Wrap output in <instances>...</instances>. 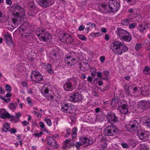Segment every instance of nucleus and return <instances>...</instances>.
Segmentation results:
<instances>
[{
    "label": "nucleus",
    "mask_w": 150,
    "mask_h": 150,
    "mask_svg": "<svg viewBox=\"0 0 150 150\" xmlns=\"http://www.w3.org/2000/svg\"><path fill=\"white\" fill-rule=\"evenodd\" d=\"M9 131H10L11 134H14L17 132L16 129L14 128H11L10 130H9Z\"/></svg>",
    "instance_id": "09e8293b"
},
{
    "label": "nucleus",
    "mask_w": 150,
    "mask_h": 150,
    "mask_svg": "<svg viewBox=\"0 0 150 150\" xmlns=\"http://www.w3.org/2000/svg\"><path fill=\"white\" fill-rule=\"evenodd\" d=\"M136 25V24L135 23H131L129 25V28L130 29L134 28Z\"/></svg>",
    "instance_id": "c03bdc74"
},
{
    "label": "nucleus",
    "mask_w": 150,
    "mask_h": 150,
    "mask_svg": "<svg viewBox=\"0 0 150 150\" xmlns=\"http://www.w3.org/2000/svg\"><path fill=\"white\" fill-rule=\"evenodd\" d=\"M71 108V104L65 103L62 105L61 108V110L64 112L70 113Z\"/></svg>",
    "instance_id": "dca6fc26"
},
{
    "label": "nucleus",
    "mask_w": 150,
    "mask_h": 150,
    "mask_svg": "<svg viewBox=\"0 0 150 150\" xmlns=\"http://www.w3.org/2000/svg\"><path fill=\"white\" fill-rule=\"evenodd\" d=\"M0 117L1 118H2L3 119H5L6 118L10 119L11 118L13 119H14V118L15 117L14 116L11 115L7 112L1 113L0 115Z\"/></svg>",
    "instance_id": "5701e85b"
},
{
    "label": "nucleus",
    "mask_w": 150,
    "mask_h": 150,
    "mask_svg": "<svg viewBox=\"0 0 150 150\" xmlns=\"http://www.w3.org/2000/svg\"><path fill=\"white\" fill-rule=\"evenodd\" d=\"M82 95L79 93L76 92L71 94L69 97V100L73 102H76L82 100Z\"/></svg>",
    "instance_id": "1a4fd4ad"
},
{
    "label": "nucleus",
    "mask_w": 150,
    "mask_h": 150,
    "mask_svg": "<svg viewBox=\"0 0 150 150\" xmlns=\"http://www.w3.org/2000/svg\"><path fill=\"white\" fill-rule=\"evenodd\" d=\"M78 37L81 40L83 41H86L87 38L85 36L83 35H78Z\"/></svg>",
    "instance_id": "e433bc0d"
},
{
    "label": "nucleus",
    "mask_w": 150,
    "mask_h": 150,
    "mask_svg": "<svg viewBox=\"0 0 150 150\" xmlns=\"http://www.w3.org/2000/svg\"><path fill=\"white\" fill-rule=\"evenodd\" d=\"M45 31H47L42 28H38L36 32V35L38 37L39 39L40 40L42 36L45 33Z\"/></svg>",
    "instance_id": "6ab92c4d"
},
{
    "label": "nucleus",
    "mask_w": 150,
    "mask_h": 150,
    "mask_svg": "<svg viewBox=\"0 0 150 150\" xmlns=\"http://www.w3.org/2000/svg\"><path fill=\"white\" fill-rule=\"evenodd\" d=\"M33 113L34 114L36 115L38 117H42V115L40 113L35 111H33Z\"/></svg>",
    "instance_id": "a18cd8bd"
},
{
    "label": "nucleus",
    "mask_w": 150,
    "mask_h": 150,
    "mask_svg": "<svg viewBox=\"0 0 150 150\" xmlns=\"http://www.w3.org/2000/svg\"><path fill=\"white\" fill-rule=\"evenodd\" d=\"M51 54L52 56L50 57V59H52L53 62H57V57L59 54L58 52L57 51H53Z\"/></svg>",
    "instance_id": "393cba45"
},
{
    "label": "nucleus",
    "mask_w": 150,
    "mask_h": 150,
    "mask_svg": "<svg viewBox=\"0 0 150 150\" xmlns=\"http://www.w3.org/2000/svg\"><path fill=\"white\" fill-rule=\"evenodd\" d=\"M12 7L13 8V16L18 19V20L22 19L23 21L26 18L25 10L23 7L17 4H14Z\"/></svg>",
    "instance_id": "f03ea898"
},
{
    "label": "nucleus",
    "mask_w": 150,
    "mask_h": 150,
    "mask_svg": "<svg viewBox=\"0 0 150 150\" xmlns=\"http://www.w3.org/2000/svg\"><path fill=\"white\" fill-rule=\"evenodd\" d=\"M128 106L127 103L123 104L121 107L120 109V112L122 114H125L128 112Z\"/></svg>",
    "instance_id": "4be33fe9"
},
{
    "label": "nucleus",
    "mask_w": 150,
    "mask_h": 150,
    "mask_svg": "<svg viewBox=\"0 0 150 150\" xmlns=\"http://www.w3.org/2000/svg\"><path fill=\"white\" fill-rule=\"evenodd\" d=\"M139 107L144 110H146L147 109L145 101H141Z\"/></svg>",
    "instance_id": "473e14b6"
},
{
    "label": "nucleus",
    "mask_w": 150,
    "mask_h": 150,
    "mask_svg": "<svg viewBox=\"0 0 150 150\" xmlns=\"http://www.w3.org/2000/svg\"><path fill=\"white\" fill-rule=\"evenodd\" d=\"M30 76L31 78L34 77L37 81H41L43 79V76L39 71L36 70L32 71Z\"/></svg>",
    "instance_id": "9d476101"
},
{
    "label": "nucleus",
    "mask_w": 150,
    "mask_h": 150,
    "mask_svg": "<svg viewBox=\"0 0 150 150\" xmlns=\"http://www.w3.org/2000/svg\"><path fill=\"white\" fill-rule=\"evenodd\" d=\"M70 56H71V58L74 57H76V53L74 52H71L69 53Z\"/></svg>",
    "instance_id": "5fc2aeb1"
},
{
    "label": "nucleus",
    "mask_w": 150,
    "mask_h": 150,
    "mask_svg": "<svg viewBox=\"0 0 150 150\" xmlns=\"http://www.w3.org/2000/svg\"><path fill=\"white\" fill-rule=\"evenodd\" d=\"M108 5L111 12L117 11L120 7V4L115 0L110 1Z\"/></svg>",
    "instance_id": "0eeeda50"
},
{
    "label": "nucleus",
    "mask_w": 150,
    "mask_h": 150,
    "mask_svg": "<svg viewBox=\"0 0 150 150\" xmlns=\"http://www.w3.org/2000/svg\"><path fill=\"white\" fill-rule=\"evenodd\" d=\"M60 40L61 41V40L62 39H60ZM62 40L63 42L65 40L66 43L68 44L71 43L73 42V38L71 36L65 33H64L63 34Z\"/></svg>",
    "instance_id": "f3484780"
},
{
    "label": "nucleus",
    "mask_w": 150,
    "mask_h": 150,
    "mask_svg": "<svg viewBox=\"0 0 150 150\" xmlns=\"http://www.w3.org/2000/svg\"><path fill=\"white\" fill-rule=\"evenodd\" d=\"M85 28L84 25H81L80 26L79 28V30L80 31L83 30Z\"/></svg>",
    "instance_id": "bf43d9fd"
},
{
    "label": "nucleus",
    "mask_w": 150,
    "mask_h": 150,
    "mask_svg": "<svg viewBox=\"0 0 150 150\" xmlns=\"http://www.w3.org/2000/svg\"><path fill=\"white\" fill-rule=\"evenodd\" d=\"M140 150H149V146L145 144H140Z\"/></svg>",
    "instance_id": "2f4dec72"
},
{
    "label": "nucleus",
    "mask_w": 150,
    "mask_h": 150,
    "mask_svg": "<svg viewBox=\"0 0 150 150\" xmlns=\"http://www.w3.org/2000/svg\"><path fill=\"white\" fill-rule=\"evenodd\" d=\"M122 146L124 148H128L129 147L128 145L126 143H122L121 144Z\"/></svg>",
    "instance_id": "de8ad7c7"
},
{
    "label": "nucleus",
    "mask_w": 150,
    "mask_h": 150,
    "mask_svg": "<svg viewBox=\"0 0 150 150\" xmlns=\"http://www.w3.org/2000/svg\"><path fill=\"white\" fill-rule=\"evenodd\" d=\"M20 31L21 33H22V36L23 37L26 38L29 36V34L27 33L26 30L23 29H21Z\"/></svg>",
    "instance_id": "bb28decb"
},
{
    "label": "nucleus",
    "mask_w": 150,
    "mask_h": 150,
    "mask_svg": "<svg viewBox=\"0 0 150 150\" xmlns=\"http://www.w3.org/2000/svg\"><path fill=\"white\" fill-rule=\"evenodd\" d=\"M142 44H137L135 47V49L137 51L139 50L142 47Z\"/></svg>",
    "instance_id": "4c0bfd02"
},
{
    "label": "nucleus",
    "mask_w": 150,
    "mask_h": 150,
    "mask_svg": "<svg viewBox=\"0 0 150 150\" xmlns=\"http://www.w3.org/2000/svg\"><path fill=\"white\" fill-rule=\"evenodd\" d=\"M129 12L132 14H134V10L133 8H130L129 10Z\"/></svg>",
    "instance_id": "69168bd1"
},
{
    "label": "nucleus",
    "mask_w": 150,
    "mask_h": 150,
    "mask_svg": "<svg viewBox=\"0 0 150 150\" xmlns=\"http://www.w3.org/2000/svg\"><path fill=\"white\" fill-rule=\"evenodd\" d=\"M89 67V65L87 62H83L80 65L79 68L82 71H85L88 70Z\"/></svg>",
    "instance_id": "b1692460"
},
{
    "label": "nucleus",
    "mask_w": 150,
    "mask_h": 150,
    "mask_svg": "<svg viewBox=\"0 0 150 150\" xmlns=\"http://www.w3.org/2000/svg\"><path fill=\"white\" fill-rule=\"evenodd\" d=\"M117 33L118 36L124 41L130 42L132 40V36L128 32L121 28H117Z\"/></svg>",
    "instance_id": "7ed1b4c3"
},
{
    "label": "nucleus",
    "mask_w": 150,
    "mask_h": 150,
    "mask_svg": "<svg viewBox=\"0 0 150 150\" xmlns=\"http://www.w3.org/2000/svg\"><path fill=\"white\" fill-rule=\"evenodd\" d=\"M47 144L54 148L56 149L58 147L57 142L55 139L52 137H49L47 139Z\"/></svg>",
    "instance_id": "f8f14e48"
},
{
    "label": "nucleus",
    "mask_w": 150,
    "mask_h": 150,
    "mask_svg": "<svg viewBox=\"0 0 150 150\" xmlns=\"http://www.w3.org/2000/svg\"><path fill=\"white\" fill-rule=\"evenodd\" d=\"M16 105H17L16 102L15 104L14 103H10L9 108L11 110L15 109H16Z\"/></svg>",
    "instance_id": "c9c22d12"
},
{
    "label": "nucleus",
    "mask_w": 150,
    "mask_h": 150,
    "mask_svg": "<svg viewBox=\"0 0 150 150\" xmlns=\"http://www.w3.org/2000/svg\"><path fill=\"white\" fill-rule=\"evenodd\" d=\"M110 48L115 54L121 55L124 52H127L128 50V48L123 43L121 42L114 40L112 42Z\"/></svg>",
    "instance_id": "f257e3e1"
},
{
    "label": "nucleus",
    "mask_w": 150,
    "mask_h": 150,
    "mask_svg": "<svg viewBox=\"0 0 150 150\" xmlns=\"http://www.w3.org/2000/svg\"><path fill=\"white\" fill-rule=\"evenodd\" d=\"M131 19H125L121 21V24L122 25H127L131 21Z\"/></svg>",
    "instance_id": "c85d7f7f"
},
{
    "label": "nucleus",
    "mask_w": 150,
    "mask_h": 150,
    "mask_svg": "<svg viewBox=\"0 0 150 150\" xmlns=\"http://www.w3.org/2000/svg\"><path fill=\"white\" fill-rule=\"evenodd\" d=\"M107 117L108 121L111 123L116 122L118 121L117 117L112 112H108Z\"/></svg>",
    "instance_id": "9b49d317"
},
{
    "label": "nucleus",
    "mask_w": 150,
    "mask_h": 150,
    "mask_svg": "<svg viewBox=\"0 0 150 150\" xmlns=\"http://www.w3.org/2000/svg\"><path fill=\"white\" fill-rule=\"evenodd\" d=\"M4 37L6 43L8 45L10 46L14 45V43L12 40V38L10 34L5 35Z\"/></svg>",
    "instance_id": "2eb2a0df"
},
{
    "label": "nucleus",
    "mask_w": 150,
    "mask_h": 150,
    "mask_svg": "<svg viewBox=\"0 0 150 150\" xmlns=\"http://www.w3.org/2000/svg\"><path fill=\"white\" fill-rule=\"evenodd\" d=\"M144 94L146 95H148L150 94V86L146 87L144 90L143 91Z\"/></svg>",
    "instance_id": "7c9ffc66"
},
{
    "label": "nucleus",
    "mask_w": 150,
    "mask_h": 150,
    "mask_svg": "<svg viewBox=\"0 0 150 150\" xmlns=\"http://www.w3.org/2000/svg\"><path fill=\"white\" fill-rule=\"evenodd\" d=\"M42 131L40 132L39 133H35L34 135L35 137H39L41 136L42 134Z\"/></svg>",
    "instance_id": "49530a36"
},
{
    "label": "nucleus",
    "mask_w": 150,
    "mask_h": 150,
    "mask_svg": "<svg viewBox=\"0 0 150 150\" xmlns=\"http://www.w3.org/2000/svg\"><path fill=\"white\" fill-rule=\"evenodd\" d=\"M105 57L104 56H101L100 57V59L101 62L103 63L105 61Z\"/></svg>",
    "instance_id": "6e6d98bb"
},
{
    "label": "nucleus",
    "mask_w": 150,
    "mask_h": 150,
    "mask_svg": "<svg viewBox=\"0 0 150 150\" xmlns=\"http://www.w3.org/2000/svg\"><path fill=\"white\" fill-rule=\"evenodd\" d=\"M72 132L74 133H77V129L76 127H74L72 129Z\"/></svg>",
    "instance_id": "774afa93"
},
{
    "label": "nucleus",
    "mask_w": 150,
    "mask_h": 150,
    "mask_svg": "<svg viewBox=\"0 0 150 150\" xmlns=\"http://www.w3.org/2000/svg\"><path fill=\"white\" fill-rule=\"evenodd\" d=\"M116 126L113 125H108L104 130V134L105 136H113L116 133Z\"/></svg>",
    "instance_id": "423d86ee"
},
{
    "label": "nucleus",
    "mask_w": 150,
    "mask_h": 150,
    "mask_svg": "<svg viewBox=\"0 0 150 150\" xmlns=\"http://www.w3.org/2000/svg\"><path fill=\"white\" fill-rule=\"evenodd\" d=\"M103 74L106 76H108L109 74V72H108V70L104 71H103Z\"/></svg>",
    "instance_id": "680f3d73"
},
{
    "label": "nucleus",
    "mask_w": 150,
    "mask_h": 150,
    "mask_svg": "<svg viewBox=\"0 0 150 150\" xmlns=\"http://www.w3.org/2000/svg\"><path fill=\"white\" fill-rule=\"evenodd\" d=\"M6 91L7 92H9L11 91V88L10 85L8 84H6Z\"/></svg>",
    "instance_id": "a19ab883"
},
{
    "label": "nucleus",
    "mask_w": 150,
    "mask_h": 150,
    "mask_svg": "<svg viewBox=\"0 0 150 150\" xmlns=\"http://www.w3.org/2000/svg\"><path fill=\"white\" fill-rule=\"evenodd\" d=\"M37 2L41 6L46 8L53 4L54 1L53 0H38Z\"/></svg>",
    "instance_id": "6e6552de"
},
{
    "label": "nucleus",
    "mask_w": 150,
    "mask_h": 150,
    "mask_svg": "<svg viewBox=\"0 0 150 150\" xmlns=\"http://www.w3.org/2000/svg\"><path fill=\"white\" fill-rule=\"evenodd\" d=\"M117 100L118 99L117 98H113L111 102V105L113 106H116V105L117 103Z\"/></svg>",
    "instance_id": "f704fd0d"
},
{
    "label": "nucleus",
    "mask_w": 150,
    "mask_h": 150,
    "mask_svg": "<svg viewBox=\"0 0 150 150\" xmlns=\"http://www.w3.org/2000/svg\"><path fill=\"white\" fill-rule=\"evenodd\" d=\"M45 33L42 36L40 40L46 42L47 44H49L51 42L52 37L50 34L47 31H45Z\"/></svg>",
    "instance_id": "ddd939ff"
},
{
    "label": "nucleus",
    "mask_w": 150,
    "mask_h": 150,
    "mask_svg": "<svg viewBox=\"0 0 150 150\" xmlns=\"http://www.w3.org/2000/svg\"><path fill=\"white\" fill-rule=\"evenodd\" d=\"M39 124L41 128H44L45 125L44 123L42 122H40Z\"/></svg>",
    "instance_id": "052dcab7"
},
{
    "label": "nucleus",
    "mask_w": 150,
    "mask_h": 150,
    "mask_svg": "<svg viewBox=\"0 0 150 150\" xmlns=\"http://www.w3.org/2000/svg\"><path fill=\"white\" fill-rule=\"evenodd\" d=\"M82 145V144L79 142H76V144L75 146L77 148H79L80 146H81Z\"/></svg>",
    "instance_id": "8fccbe9b"
},
{
    "label": "nucleus",
    "mask_w": 150,
    "mask_h": 150,
    "mask_svg": "<svg viewBox=\"0 0 150 150\" xmlns=\"http://www.w3.org/2000/svg\"><path fill=\"white\" fill-rule=\"evenodd\" d=\"M28 8L29 11H33L36 9L37 8L34 2H29L28 5Z\"/></svg>",
    "instance_id": "a878e982"
},
{
    "label": "nucleus",
    "mask_w": 150,
    "mask_h": 150,
    "mask_svg": "<svg viewBox=\"0 0 150 150\" xmlns=\"http://www.w3.org/2000/svg\"><path fill=\"white\" fill-rule=\"evenodd\" d=\"M144 123L147 128L150 129V118L146 120Z\"/></svg>",
    "instance_id": "72a5a7b5"
},
{
    "label": "nucleus",
    "mask_w": 150,
    "mask_h": 150,
    "mask_svg": "<svg viewBox=\"0 0 150 150\" xmlns=\"http://www.w3.org/2000/svg\"><path fill=\"white\" fill-rule=\"evenodd\" d=\"M49 86L47 84L43 86L41 90V93L42 95H44L45 97H46L45 95L48 94L50 91L49 88Z\"/></svg>",
    "instance_id": "412c9836"
},
{
    "label": "nucleus",
    "mask_w": 150,
    "mask_h": 150,
    "mask_svg": "<svg viewBox=\"0 0 150 150\" xmlns=\"http://www.w3.org/2000/svg\"><path fill=\"white\" fill-rule=\"evenodd\" d=\"M45 120L48 126H50L51 125H52V122L50 119H45Z\"/></svg>",
    "instance_id": "79ce46f5"
},
{
    "label": "nucleus",
    "mask_w": 150,
    "mask_h": 150,
    "mask_svg": "<svg viewBox=\"0 0 150 150\" xmlns=\"http://www.w3.org/2000/svg\"><path fill=\"white\" fill-rule=\"evenodd\" d=\"M129 89H131L132 91H130L129 92V94L132 95L133 96H136L137 94H135L139 91V88L137 87H135L134 85H132L129 86L128 88Z\"/></svg>",
    "instance_id": "aec40b11"
},
{
    "label": "nucleus",
    "mask_w": 150,
    "mask_h": 150,
    "mask_svg": "<svg viewBox=\"0 0 150 150\" xmlns=\"http://www.w3.org/2000/svg\"><path fill=\"white\" fill-rule=\"evenodd\" d=\"M145 105H146V108H150V102L149 101H145Z\"/></svg>",
    "instance_id": "603ef678"
},
{
    "label": "nucleus",
    "mask_w": 150,
    "mask_h": 150,
    "mask_svg": "<svg viewBox=\"0 0 150 150\" xmlns=\"http://www.w3.org/2000/svg\"><path fill=\"white\" fill-rule=\"evenodd\" d=\"M71 56H70V53L69 54H66L65 55V57L67 59H71Z\"/></svg>",
    "instance_id": "0e129e2a"
},
{
    "label": "nucleus",
    "mask_w": 150,
    "mask_h": 150,
    "mask_svg": "<svg viewBox=\"0 0 150 150\" xmlns=\"http://www.w3.org/2000/svg\"><path fill=\"white\" fill-rule=\"evenodd\" d=\"M70 142V140L69 139H66L65 141V144L66 147H69V143Z\"/></svg>",
    "instance_id": "864d4df0"
},
{
    "label": "nucleus",
    "mask_w": 150,
    "mask_h": 150,
    "mask_svg": "<svg viewBox=\"0 0 150 150\" xmlns=\"http://www.w3.org/2000/svg\"><path fill=\"white\" fill-rule=\"evenodd\" d=\"M137 134L138 137L142 140L145 141L148 139L149 135L146 132H137Z\"/></svg>",
    "instance_id": "4468645a"
},
{
    "label": "nucleus",
    "mask_w": 150,
    "mask_h": 150,
    "mask_svg": "<svg viewBox=\"0 0 150 150\" xmlns=\"http://www.w3.org/2000/svg\"><path fill=\"white\" fill-rule=\"evenodd\" d=\"M22 124L23 126L28 125L29 124V122H27L26 121H24L22 122Z\"/></svg>",
    "instance_id": "13d9d810"
},
{
    "label": "nucleus",
    "mask_w": 150,
    "mask_h": 150,
    "mask_svg": "<svg viewBox=\"0 0 150 150\" xmlns=\"http://www.w3.org/2000/svg\"><path fill=\"white\" fill-rule=\"evenodd\" d=\"M77 84V81L74 79H69L64 84L63 86L64 89L66 91H69L70 89L72 90Z\"/></svg>",
    "instance_id": "39448f33"
},
{
    "label": "nucleus",
    "mask_w": 150,
    "mask_h": 150,
    "mask_svg": "<svg viewBox=\"0 0 150 150\" xmlns=\"http://www.w3.org/2000/svg\"><path fill=\"white\" fill-rule=\"evenodd\" d=\"M26 100L28 103V104L29 105H32L33 103L32 102L31 99L29 97H28L26 98Z\"/></svg>",
    "instance_id": "ea45409f"
},
{
    "label": "nucleus",
    "mask_w": 150,
    "mask_h": 150,
    "mask_svg": "<svg viewBox=\"0 0 150 150\" xmlns=\"http://www.w3.org/2000/svg\"><path fill=\"white\" fill-rule=\"evenodd\" d=\"M125 127L127 131L133 132L139 130L140 125L139 121L134 120L130 121L129 124L126 125Z\"/></svg>",
    "instance_id": "20e7f679"
},
{
    "label": "nucleus",
    "mask_w": 150,
    "mask_h": 150,
    "mask_svg": "<svg viewBox=\"0 0 150 150\" xmlns=\"http://www.w3.org/2000/svg\"><path fill=\"white\" fill-rule=\"evenodd\" d=\"M23 86L25 87H27L28 86V83L26 81H23L22 83Z\"/></svg>",
    "instance_id": "3c124183"
},
{
    "label": "nucleus",
    "mask_w": 150,
    "mask_h": 150,
    "mask_svg": "<svg viewBox=\"0 0 150 150\" xmlns=\"http://www.w3.org/2000/svg\"><path fill=\"white\" fill-rule=\"evenodd\" d=\"M87 80L89 82H91L92 80V77L90 76H88L87 78Z\"/></svg>",
    "instance_id": "e2e57ef3"
},
{
    "label": "nucleus",
    "mask_w": 150,
    "mask_h": 150,
    "mask_svg": "<svg viewBox=\"0 0 150 150\" xmlns=\"http://www.w3.org/2000/svg\"><path fill=\"white\" fill-rule=\"evenodd\" d=\"M17 20L16 18H13L12 19V21L13 23H14L15 25H17L18 24L17 23Z\"/></svg>",
    "instance_id": "4d7b16f0"
},
{
    "label": "nucleus",
    "mask_w": 150,
    "mask_h": 150,
    "mask_svg": "<svg viewBox=\"0 0 150 150\" xmlns=\"http://www.w3.org/2000/svg\"><path fill=\"white\" fill-rule=\"evenodd\" d=\"M45 68L49 73H51L52 72V66L50 64L48 63L45 66Z\"/></svg>",
    "instance_id": "c756f323"
},
{
    "label": "nucleus",
    "mask_w": 150,
    "mask_h": 150,
    "mask_svg": "<svg viewBox=\"0 0 150 150\" xmlns=\"http://www.w3.org/2000/svg\"><path fill=\"white\" fill-rule=\"evenodd\" d=\"M150 71V69H149V68L147 67H145L143 71Z\"/></svg>",
    "instance_id": "338daca9"
},
{
    "label": "nucleus",
    "mask_w": 150,
    "mask_h": 150,
    "mask_svg": "<svg viewBox=\"0 0 150 150\" xmlns=\"http://www.w3.org/2000/svg\"><path fill=\"white\" fill-rule=\"evenodd\" d=\"M80 139L83 143V144H85L86 146L91 145L93 143V141L90 140L87 137L85 136H83L80 137Z\"/></svg>",
    "instance_id": "a211bd4d"
},
{
    "label": "nucleus",
    "mask_w": 150,
    "mask_h": 150,
    "mask_svg": "<svg viewBox=\"0 0 150 150\" xmlns=\"http://www.w3.org/2000/svg\"><path fill=\"white\" fill-rule=\"evenodd\" d=\"M35 13L34 11H32V12L31 11H29L28 12V14L29 16H31L33 17H34V15H35Z\"/></svg>",
    "instance_id": "37998d69"
},
{
    "label": "nucleus",
    "mask_w": 150,
    "mask_h": 150,
    "mask_svg": "<svg viewBox=\"0 0 150 150\" xmlns=\"http://www.w3.org/2000/svg\"><path fill=\"white\" fill-rule=\"evenodd\" d=\"M143 27V25L142 24H140L139 25V27L140 28H139V31L141 33H143L144 32V31L145 30V27H143V28L142 27Z\"/></svg>",
    "instance_id": "58836bf2"
},
{
    "label": "nucleus",
    "mask_w": 150,
    "mask_h": 150,
    "mask_svg": "<svg viewBox=\"0 0 150 150\" xmlns=\"http://www.w3.org/2000/svg\"><path fill=\"white\" fill-rule=\"evenodd\" d=\"M10 127V125L8 123H5L3 125V130L4 132H6L9 131Z\"/></svg>",
    "instance_id": "cd10ccee"
}]
</instances>
